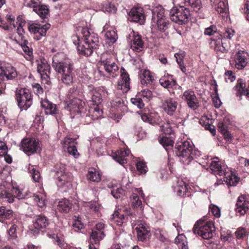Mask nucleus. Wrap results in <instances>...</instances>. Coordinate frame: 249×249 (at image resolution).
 Instances as JSON below:
<instances>
[{
    "label": "nucleus",
    "mask_w": 249,
    "mask_h": 249,
    "mask_svg": "<svg viewBox=\"0 0 249 249\" xmlns=\"http://www.w3.org/2000/svg\"><path fill=\"white\" fill-rule=\"evenodd\" d=\"M75 77V72L69 73V74L60 75L57 76L59 82L66 86H70L73 82V79Z\"/></svg>",
    "instance_id": "obj_33"
},
{
    "label": "nucleus",
    "mask_w": 249,
    "mask_h": 249,
    "mask_svg": "<svg viewBox=\"0 0 249 249\" xmlns=\"http://www.w3.org/2000/svg\"><path fill=\"white\" fill-rule=\"evenodd\" d=\"M153 13L154 15L156 16L157 20L166 18L164 16V10L162 8L154 10Z\"/></svg>",
    "instance_id": "obj_60"
},
{
    "label": "nucleus",
    "mask_w": 249,
    "mask_h": 249,
    "mask_svg": "<svg viewBox=\"0 0 249 249\" xmlns=\"http://www.w3.org/2000/svg\"><path fill=\"white\" fill-rule=\"evenodd\" d=\"M235 211L241 215H244L249 211V201L243 195L240 196L236 204Z\"/></svg>",
    "instance_id": "obj_18"
},
{
    "label": "nucleus",
    "mask_w": 249,
    "mask_h": 249,
    "mask_svg": "<svg viewBox=\"0 0 249 249\" xmlns=\"http://www.w3.org/2000/svg\"><path fill=\"white\" fill-rule=\"evenodd\" d=\"M204 34L205 35L211 36L215 34H217V37H219V33L218 32L217 27L214 25H212L210 27L205 28Z\"/></svg>",
    "instance_id": "obj_54"
},
{
    "label": "nucleus",
    "mask_w": 249,
    "mask_h": 249,
    "mask_svg": "<svg viewBox=\"0 0 249 249\" xmlns=\"http://www.w3.org/2000/svg\"><path fill=\"white\" fill-rule=\"evenodd\" d=\"M249 54L244 51H238L234 56V67L236 69L243 70L248 62Z\"/></svg>",
    "instance_id": "obj_15"
},
{
    "label": "nucleus",
    "mask_w": 249,
    "mask_h": 249,
    "mask_svg": "<svg viewBox=\"0 0 249 249\" xmlns=\"http://www.w3.org/2000/svg\"><path fill=\"white\" fill-rule=\"evenodd\" d=\"M121 77H122V81L121 84L122 86H124L126 89H127V90L130 89L129 84H130V78L128 73L127 72L126 70L124 68H122L121 70Z\"/></svg>",
    "instance_id": "obj_43"
},
{
    "label": "nucleus",
    "mask_w": 249,
    "mask_h": 249,
    "mask_svg": "<svg viewBox=\"0 0 249 249\" xmlns=\"http://www.w3.org/2000/svg\"><path fill=\"white\" fill-rule=\"evenodd\" d=\"M32 87L35 93L37 95L43 93V89L41 85L38 83H35L32 85Z\"/></svg>",
    "instance_id": "obj_62"
},
{
    "label": "nucleus",
    "mask_w": 249,
    "mask_h": 249,
    "mask_svg": "<svg viewBox=\"0 0 249 249\" xmlns=\"http://www.w3.org/2000/svg\"><path fill=\"white\" fill-rule=\"evenodd\" d=\"M28 170L31 174V176L35 182H39L41 179L40 173L38 170L34 165H29Z\"/></svg>",
    "instance_id": "obj_48"
},
{
    "label": "nucleus",
    "mask_w": 249,
    "mask_h": 249,
    "mask_svg": "<svg viewBox=\"0 0 249 249\" xmlns=\"http://www.w3.org/2000/svg\"><path fill=\"white\" fill-rule=\"evenodd\" d=\"M140 97H142L143 100L148 102L152 98L153 94L151 90L148 89H144L139 93L138 95Z\"/></svg>",
    "instance_id": "obj_50"
},
{
    "label": "nucleus",
    "mask_w": 249,
    "mask_h": 249,
    "mask_svg": "<svg viewBox=\"0 0 249 249\" xmlns=\"http://www.w3.org/2000/svg\"><path fill=\"white\" fill-rule=\"evenodd\" d=\"M111 194L116 199L122 198L124 196H127V193L125 190L122 188H118L117 187H113L112 188L111 191Z\"/></svg>",
    "instance_id": "obj_45"
},
{
    "label": "nucleus",
    "mask_w": 249,
    "mask_h": 249,
    "mask_svg": "<svg viewBox=\"0 0 249 249\" xmlns=\"http://www.w3.org/2000/svg\"><path fill=\"white\" fill-rule=\"evenodd\" d=\"M37 71L41 75V78L45 80L47 82L50 79L51 69L50 65L45 58H42L38 61Z\"/></svg>",
    "instance_id": "obj_16"
},
{
    "label": "nucleus",
    "mask_w": 249,
    "mask_h": 249,
    "mask_svg": "<svg viewBox=\"0 0 249 249\" xmlns=\"http://www.w3.org/2000/svg\"><path fill=\"white\" fill-rule=\"evenodd\" d=\"M160 85L170 91V89H176L178 86L177 81L173 75L167 74L159 80Z\"/></svg>",
    "instance_id": "obj_23"
},
{
    "label": "nucleus",
    "mask_w": 249,
    "mask_h": 249,
    "mask_svg": "<svg viewBox=\"0 0 249 249\" xmlns=\"http://www.w3.org/2000/svg\"><path fill=\"white\" fill-rule=\"evenodd\" d=\"M182 99L185 101L189 107L194 109L199 106L197 98L194 91L188 89L186 90L183 94Z\"/></svg>",
    "instance_id": "obj_19"
},
{
    "label": "nucleus",
    "mask_w": 249,
    "mask_h": 249,
    "mask_svg": "<svg viewBox=\"0 0 249 249\" xmlns=\"http://www.w3.org/2000/svg\"><path fill=\"white\" fill-rule=\"evenodd\" d=\"M235 88L237 91L236 93L237 96H241L243 94L245 95L247 88L245 80L242 79H239L237 80Z\"/></svg>",
    "instance_id": "obj_39"
},
{
    "label": "nucleus",
    "mask_w": 249,
    "mask_h": 249,
    "mask_svg": "<svg viewBox=\"0 0 249 249\" xmlns=\"http://www.w3.org/2000/svg\"><path fill=\"white\" fill-rule=\"evenodd\" d=\"M210 167L212 173L215 175L222 176L225 174V170L223 169L219 161H212Z\"/></svg>",
    "instance_id": "obj_37"
},
{
    "label": "nucleus",
    "mask_w": 249,
    "mask_h": 249,
    "mask_svg": "<svg viewBox=\"0 0 249 249\" xmlns=\"http://www.w3.org/2000/svg\"><path fill=\"white\" fill-rule=\"evenodd\" d=\"M39 147V141L34 138H24L20 143V148L28 156L36 153Z\"/></svg>",
    "instance_id": "obj_10"
},
{
    "label": "nucleus",
    "mask_w": 249,
    "mask_h": 249,
    "mask_svg": "<svg viewBox=\"0 0 249 249\" xmlns=\"http://www.w3.org/2000/svg\"><path fill=\"white\" fill-rule=\"evenodd\" d=\"M215 230L214 222L210 220L206 223H196L193 228V232L204 239H210L213 237Z\"/></svg>",
    "instance_id": "obj_4"
},
{
    "label": "nucleus",
    "mask_w": 249,
    "mask_h": 249,
    "mask_svg": "<svg viewBox=\"0 0 249 249\" xmlns=\"http://www.w3.org/2000/svg\"><path fill=\"white\" fill-rule=\"evenodd\" d=\"M82 34L84 42L88 43L96 49L99 42L97 34L93 32H90L87 28H83L82 30Z\"/></svg>",
    "instance_id": "obj_17"
},
{
    "label": "nucleus",
    "mask_w": 249,
    "mask_h": 249,
    "mask_svg": "<svg viewBox=\"0 0 249 249\" xmlns=\"http://www.w3.org/2000/svg\"><path fill=\"white\" fill-rule=\"evenodd\" d=\"M234 233L237 239L243 240L248 236L249 231L246 228L240 227L236 229Z\"/></svg>",
    "instance_id": "obj_44"
},
{
    "label": "nucleus",
    "mask_w": 249,
    "mask_h": 249,
    "mask_svg": "<svg viewBox=\"0 0 249 249\" xmlns=\"http://www.w3.org/2000/svg\"><path fill=\"white\" fill-rule=\"evenodd\" d=\"M224 175H225L224 181L228 186H236L239 181L240 178L233 172L225 173Z\"/></svg>",
    "instance_id": "obj_32"
},
{
    "label": "nucleus",
    "mask_w": 249,
    "mask_h": 249,
    "mask_svg": "<svg viewBox=\"0 0 249 249\" xmlns=\"http://www.w3.org/2000/svg\"><path fill=\"white\" fill-rule=\"evenodd\" d=\"M169 24L167 18L157 20V30L160 32H164L168 28Z\"/></svg>",
    "instance_id": "obj_47"
},
{
    "label": "nucleus",
    "mask_w": 249,
    "mask_h": 249,
    "mask_svg": "<svg viewBox=\"0 0 249 249\" xmlns=\"http://www.w3.org/2000/svg\"><path fill=\"white\" fill-rule=\"evenodd\" d=\"M242 10L246 15L247 20L249 21V0H245V4Z\"/></svg>",
    "instance_id": "obj_64"
},
{
    "label": "nucleus",
    "mask_w": 249,
    "mask_h": 249,
    "mask_svg": "<svg viewBox=\"0 0 249 249\" xmlns=\"http://www.w3.org/2000/svg\"><path fill=\"white\" fill-rule=\"evenodd\" d=\"M33 11L35 12L42 19H48L50 16V10L46 5L39 4L34 7Z\"/></svg>",
    "instance_id": "obj_29"
},
{
    "label": "nucleus",
    "mask_w": 249,
    "mask_h": 249,
    "mask_svg": "<svg viewBox=\"0 0 249 249\" xmlns=\"http://www.w3.org/2000/svg\"><path fill=\"white\" fill-rule=\"evenodd\" d=\"M59 173H57V179L58 180L57 185L60 187H62L66 183L71 181V177L68 173H60V175L59 176Z\"/></svg>",
    "instance_id": "obj_40"
},
{
    "label": "nucleus",
    "mask_w": 249,
    "mask_h": 249,
    "mask_svg": "<svg viewBox=\"0 0 249 249\" xmlns=\"http://www.w3.org/2000/svg\"><path fill=\"white\" fill-rule=\"evenodd\" d=\"M162 107L165 113L169 116L175 115L177 112H180L181 106L174 98L169 97L164 100Z\"/></svg>",
    "instance_id": "obj_11"
},
{
    "label": "nucleus",
    "mask_w": 249,
    "mask_h": 249,
    "mask_svg": "<svg viewBox=\"0 0 249 249\" xmlns=\"http://www.w3.org/2000/svg\"><path fill=\"white\" fill-rule=\"evenodd\" d=\"M175 57L176 58L177 63L179 65V68L183 72H185L186 71V67L184 64L183 58L184 55L181 53H176Z\"/></svg>",
    "instance_id": "obj_51"
},
{
    "label": "nucleus",
    "mask_w": 249,
    "mask_h": 249,
    "mask_svg": "<svg viewBox=\"0 0 249 249\" xmlns=\"http://www.w3.org/2000/svg\"><path fill=\"white\" fill-rule=\"evenodd\" d=\"M235 32L232 28H226L224 32L219 34L217 38H212L210 42V47L216 52L227 53L230 50L231 43L230 40L235 36Z\"/></svg>",
    "instance_id": "obj_3"
},
{
    "label": "nucleus",
    "mask_w": 249,
    "mask_h": 249,
    "mask_svg": "<svg viewBox=\"0 0 249 249\" xmlns=\"http://www.w3.org/2000/svg\"><path fill=\"white\" fill-rule=\"evenodd\" d=\"M0 78L3 80H12L18 76L17 72L14 67L11 65H7L3 67L1 73H0Z\"/></svg>",
    "instance_id": "obj_26"
},
{
    "label": "nucleus",
    "mask_w": 249,
    "mask_h": 249,
    "mask_svg": "<svg viewBox=\"0 0 249 249\" xmlns=\"http://www.w3.org/2000/svg\"><path fill=\"white\" fill-rule=\"evenodd\" d=\"M140 77L141 83L142 85L150 84L154 80L152 73L148 70H142Z\"/></svg>",
    "instance_id": "obj_31"
},
{
    "label": "nucleus",
    "mask_w": 249,
    "mask_h": 249,
    "mask_svg": "<svg viewBox=\"0 0 249 249\" xmlns=\"http://www.w3.org/2000/svg\"><path fill=\"white\" fill-rule=\"evenodd\" d=\"M129 44L130 48L136 52H142L144 48L142 36L134 32H133V36Z\"/></svg>",
    "instance_id": "obj_20"
},
{
    "label": "nucleus",
    "mask_w": 249,
    "mask_h": 249,
    "mask_svg": "<svg viewBox=\"0 0 249 249\" xmlns=\"http://www.w3.org/2000/svg\"><path fill=\"white\" fill-rule=\"evenodd\" d=\"M71 206L72 204L70 201L64 199L59 202L57 209L60 212L67 213L69 212Z\"/></svg>",
    "instance_id": "obj_38"
},
{
    "label": "nucleus",
    "mask_w": 249,
    "mask_h": 249,
    "mask_svg": "<svg viewBox=\"0 0 249 249\" xmlns=\"http://www.w3.org/2000/svg\"><path fill=\"white\" fill-rule=\"evenodd\" d=\"M50 27L51 25L49 23L43 25L37 23L28 24L29 31L34 34V39L36 40H39L42 37L46 36L47 32Z\"/></svg>",
    "instance_id": "obj_9"
},
{
    "label": "nucleus",
    "mask_w": 249,
    "mask_h": 249,
    "mask_svg": "<svg viewBox=\"0 0 249 249\" xmlns=\"http://www.w3.org/2000/svg\"><path fill=\"white\" fill-rule=\"evenodd\" d=\"M80 91L77 88L73 87L69 91L70 102L68 107L71 111L80 114L81 117H90L94 120L100 118L103 111L101 107L102 97L92 85H89L84 92V99L87 101L89 108L87 112L85 103L79 98Z\"/></svg>",
    "instance_id": "obj_1"
},
{
    "label": "nucleus",
    "mask_w": 249,
    "mask_h": 249,
    "mask_svg": "<svg viewBox=\"0 0 249 249\" xmlns=\"http://www.w3.org/2000/svg\"><path fill=\"white\" fill-rule=\"evenodd\" d=\"M105 37L106 42L109 45L114 44L118 38V36L116 31L112 28H110L107 31H105Z\"/></svg>",
    "instance_id": "obj_34"
},
{
    "label": "nucleus",
    "mask_w": 249,
    "mask_h": 249,
    "mask_svg": "<svg viewBox=\"0 0 249 249\" xmlns=\"http://www.w3.org/2000/svg\"><path fill=\"white\" fill-rule=\"evenodd\" d=\"M186 6H191L193 10L198 12L202 8L201 0H187Z\"/></svg>",
    "instance_id": "obj_46"
},
{
    "label": "nucleus",
    "mask_w": 249,
    "mask_h": 249,
    "mask_svg": "<svg viewBox=\"0 0 249 249\" xmlns=\"http://www.w3.org/2000/svg\"><path fill=\"white\" fill-rule=\"evenodd\" d=\"M188 186V184L182 179H179L174 187V192L178 196L181 197L190 196L191 194L189 191Z\"/></svg>",
    "instance_id": "obj_22"
},
{
    "label": "nucleus",
    "mask_w": 249,
    "mask_h": 249,
    "mask_svg": "<svg viewBox=\"0 0 249 249\" xmlns=\"http://www.w3.org/2000/svg\"><path fill=\"white\" fill-rule=\"evenodd\" d=\"M41 106L44 108L46 115H54L58 114L59 110L55 104H53L48 99H45L41 101Z\"/></svg>",
    "instance_id": "obj_27"
},
{
    "label": "nucleus",
    "mask_w": 249,
    "mask_h": 249,
    "mask_svg": "<svg viewBox=\"0 0 249 249\" xmlns=\"http://www.w3.org/2000/svg\"><path fill=\"white\" fill-rule=\"evenodd\" d=\"M160 130L165 135H174V131L169 123H167L160 126Z\"/></svg>",
    "instance_id": "obj_56"
},
{
    "label": "nucleus",
    "mask_w": 249,
    "mask_h": 249,
    "mask_svg": "<svg viewBox=\"0 0 249 249\" xmlns=\"http://www.w3.org/2000/svg\"><path fill=\"white\" fill-rule=\"evenodd\" d=\"M130 154L129 150L120 149L116 152H112V157L117 162L122 165L127 163V158Z\"/></svg>",
    "instance_id": "obj_25"
},
{
    "label": "nucleus",
    "mask_w": 249,
    "mask_h": 249,
    "mask_svg": "<svg viewBox=\"0 0 249 249\" xmlns=\"http://www.w3.org/2000/svg\"><path fill=\"white\" fill-rule=\"evenodd\" d=\"M136 167L139 175L145 174L148 171L146 163L143 161H138L136 163Z\"/></svg>",
    "instance_id": "obj_52"
},
{
    "label": "nucleus",
    "mask_w": 249,
    "mask_h": 249,
    "mask_svg": "<svg viewBox=\"0 0 249 249\" xmlns=\"http://www.w3.org/2000/svg\"><path fill=\"white\" fill-rule=\"evenodd\" d=\"M130 209L123 208L115 211L112 215V220L118 226H121L127 221V216L131 215Z\"/></svg>",
    "instance_id": "obj_13"
},
{
    "label": "nucleus",
    "mask_w": 249,
    "mask_h": 249,
    "mask_svg": "<svg viewBox=\"0 0 249 249\" xmlns=\"http://www.w3.org/2000/svg\"><path fill=\"white\" fill-rule=\"evenodd\" d=\"M101 66L103 67L105 71L112 77L116 75L119 68L115 62L114 57L109 54H102L99 62Z\"/></svg>",
    "instance_id": "obj_8"
},
{
    "label": "nucleus",
    "mask_w": 249,
    "mask_h": 249,
    "mask_svg": "<svg viewBox=\"0 0 249 249\" xmlns=\"http://www.w3.org/2000/svg\"><path fill=\"white\" fill-rule=\"evenodd\" d=\"M13 212L11 210L7 209L5 207H0V221L5 219H10L13 217Z\"/></svg>",
    "instance_id": "obj_42"
},
{
    "label": "nucleus",
    "mask_w": 249,
    "mask_h": 249,
    "mask_svg": "<svg viewBox=\"0 0 249 249\" xmlns=\"http://www.w3.org/2000/svg\"><path fill=\"white\" fill-rule=\"evenodd\" d=\"M24 196H25V199L33 197L40 208H43L46 205V196L41 192L33 194L29 191H27L24 193Z\"/></svg>",
    "instance_id": "obj_24"
},
{
    "label": "nucleus",
    "mask_w": 249,
    "mask_h": 249,
    "mask_svg": "<svg viewBox=\"0 0 249 249\" xmlns=\"http://www.w3.org/2000/svg\"><path fill=\"white\" fill-rule=\"evenodd\" d=\"M200 123L204 126L206 130H209L212 134L214 135L215 134L216 131L214 129V126L212 125L209 122L201 120L200 121Z\"/></svg>",
    "instance_id": "obj_61"
},
{
    "label": "nucleus",
    "mask_w": 249,
    "mask_h": 249,
    "mask_svg": "<svg viewBox=\"0 0 249 249\" xmlns=\"http://www.w3.org/2000/svg\"><path fill=\"white\" fill-rule=\"evenodd\" d=\"M77 48L79 53L86 56L91 55L94 49H96L88 43H84V44H82V42H78Z\"/></svg>",
    "instance_id": "obj_28"
},
{
    "label": "nucleus",
    "mask_w": 249,
    "mask_h": 249,
    "mask_svg": "<svg viewBox=\"0 0 249 249\" xmlns=\"http://www.w3.org/2000/svg\"><path fill=\"white\" fill-rule=\"evenodd\" d=\"M131 102L133 105L136 106L140 109L143 108L144 107L143 99L138 95L136 98H132Z\"/></svg>",
    "instance_id": "obj_55"
},
{
    "label": "nucleus",
    "mask_w": 249,
    "mask_h": 249,
    "mask_svg": "<svg viewBox=\"0 0 249 249\" xmlns=\"http://www.w3.org/2000/svg\"><path fill=\"white\" fill-rule=\"evenodd\" d=\"M68 152L70 154L77 158L79 154L77 149V147L75 145H70L68 147Z\"/></svg>",
    "instance_id": "obj_63"
},
{
    "label": "nucleus",
    "mask_w": 249,
    "mask_h": 249,
    "mask_svg": "<svg viewBox=\"0 0 249 249\" xmlns=\"http://www.w3.org/2000/svg\"><path fill=\"white\" fill-rule=\"evenodd\" d=\"M18 43L22 48L23 51L29 56H31L33 54L32 49L29 48L27 45L28 41L26 39H22L21 41H18L16 40Z\"/></svg>",
    "instance_id": "obj_49"
},
{
    "label": "nucleus",
    "mask_w": 249,
    "mask_h": 249,
    "mask_svg": "<svg viewBox=\"0 0 249 249\" xmlns=\"http://www.w3.org/2000/svg\"><path fill=\"white\" fill-rule=\"evenodd\" d=\"M58 56L55 55L53 58L52 66L57 76L69 73L75 72L74 65L68 61H59Z\"/></svg>",
    "instance_id": "obj_7"
},
{
    "label": "nucleus",
    "mask_w": 249,
    "mask_h": 249,
    "mask_svg": "<svg viewBox=\"0 0 249 249\" xmlns=\"http://www.w3.org/2000/svg\"><path fill=\"white\" fill-rule=\"evenodd\" d=\"M0 200L2 202L11 203L14 202L15 196L13 193H10L8 190H3L0 193Z\"/></svg>",
    "instance_id": "obj_36"
},
{
    "label": "nucleus",
    "mask_w": 249,
    "mask_h": 249,
    "mask_svg": "<svg viewBox=\"0 0 249 249\" xmlns=\"http://www.w3.org/2000/svg\"><path fill=\"white\" fill-rule=\"evenodd\" d=\"M74 222L72 223V226L74 230L78 231L83 229L84 228V225L81 222V218L80 217L74 216Z\"/></svg>",
    "instance_id": "obj_53"
},
{
    "label": "nucleus",
    "mask_w": 249,
    "mask_h": 249,
    "mask_svg": "<svg viewBox=\"0 0 249 249\" xmlns=\"http://www.w3.org/2000/svg\"><path fill=\"white\" fill-rule=\"evenodd\" d=\"M135 230L137 231V236L139 240L143 241L147 238L149 231L145 225L140 224Z\"/></svg>",
    "instance_id": "obj_35"
},
{
    "label": "nucleus",
    "mask_w": 249,
    "mask_h": 249,
    "mask_svg": "<svg viewBox=\"0 0 249 249\" xmlns=\"http://www.w3.org/2000/svg\"><path fill=\"white\" fill-rule=\"evenodd\" d=\"M159 142L167 151L168 154H170V152H172V150L171 151H169L172 150L174 143V141L171 137L163 136L159 139Z\"/></svg>",
    "instance_id": "obj_30"
},
{
    "label": "nucleus",
    "mask_w": 249,
    "mask_h": 249,
    "mask_svg": "<svg viewBox=\"0 0 249 249\" xmlns=\"http://www.w3.org/2000/svg\"><path fill=\"white\" fill-rule=\"evenodd\" d=\"M49 224V219L46 216L42 214L37 215L33 222V227L30 230L34 235H36L39 231L46 229Z\"/></svg>",
    "instance_id": "obj_14"
},
{
    "label": "nucleus",
    "mask_w": 249,
    "mask_h": 249,
    "mask_svg": "<svg viewBox=\"0 0 249 249\" xmlns=\"http://www.w3.org/2000/svg\"><path fill=\"white\" fill-rule=\"evenodd\" d=\"M231 231L228 230L227 231H223L221 232V239L224 242H231L232 239V235Z\"/></svg>",
    "instance_id": "obj_58"
},
{
    "label": "nucleus",
    "mask_w": 249,
    "mask_h": 249,
    "mask_svg": "<svg viewBox=\"0 0 249 249\" xmlns=\"http://www.w3.org/2000/svg\"><path fill=\"white\" fill-rule=\"evenodd\" d=\"M128 15V19L130 22H137L140 25H143L144 24L145 16L142 7L134 6L131 9Z\"/></svg>",
    "instance_id": "obj_12"
},
{
    "label": "nucleus",
    "mask_w": 249,
    "mask_h": 249,
    "mask_svg": "<svg viewBox=\"0 0 249 249\" xmlns=\"http://www.w3.org/2000/svg\"><path fill=\"white\" fill-rule=\"evenodd\" d=\"M130 200L135 207H138L142 204V201L139 198V196L136 193H132L130 196Z\"/></svg>",
    "instance_id": "obj_57"
},
{
    "label": "nucleus",
    "mask_w": 249,
    "mask_h": 249,
    "mask_svg": "<svg viewBox=\"0 0 249 249\" xmlns=\"http://www.w3.org/2000/svg\"><path fill=\"white\" fill-rule=\"evenodd\" d=\"M170 17L172 21L179 25L185 24L191 19L190 11L184 6L174 7L170 11Z\"/></svg>",
    "instance_id": "obj_5"
},
{
    "label": "nucleus",
    "mask_w": 249,
    "mask_h": 249,
    "mask_svg": "<svg viewBox=\"0 0 249 249\" xmlns=\"http://www.w3.org/2000/svg\"><path fill=\"white\" fill-rule=\"evenodd\" d=\"M16 98L18 106L21 110H26L31 107L33 103V95L26 88H21L16 93Z\"/></svg>",
    "instance_id": "obj_6"
},
{
    "label": "nucleus",
    "mask_w": 249,
    "mask_h": 249,
    "mask_svg": "<svg viewBox=\"0 0 249 249\" xmlns=\"http://www.w3.org/2000/svg\"><path fill=\"white\" fill-rule=\"evenodd\" d=\"M87 179L93 182H99L101 179V175L95 168H92L88 171L87 175Z\"/></svg>",
    "instance_id": "obj_41"
},
{
    "label": "nucleus",
    "mask_w": 249,
    "mask_h": 249,
    "mask_svg": "<svg viewBox=\"0 0 249 249\" xmlns=\"http://www.w3.org/2000/svg\"><path fill=\"white\" fill-rule=\"evenodd\" d=\"M172 152L186 164H189L194 159L197 158L200 155V152L195 149L193 142L188 141L178 142Z\"/></svg>",
    "instance_id": "obj_2"
},
{
    "label": "nucleus",
    "mask_w": 249,
    "mask_h": 249,
    "mask_svg": "<svg viewBox=\"0 0 249 249\" xmlns=\"http://www.w3.org/2000/svg\"><path fill=\"white\" fill-rule=\"evenodd\" d=\"M104 224L98 223L92 230L90 236L95 244L99 243L105 236L104 231Z\"/></svg>",
    "instance_id": "obj_21"
},
{
    "label": "nucleus",
    "mask_w": 249,
    "mask_h": 249,
    "mask_svg": "<svg viewBox=\"0 0 249 249\" xmlns=\"http://www.w3.org/2000/svg\"><path fill=\"white\" fill-rule=\"evenodd\" d=\"M215 9L219 14H223L226 12V6L223 1H220L215 5Z\"/></svg>",
    "instance_id": "obj_59"
}]
</instances>
